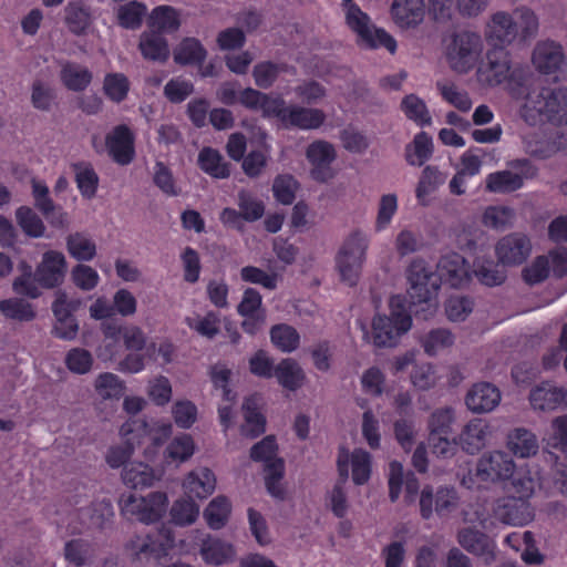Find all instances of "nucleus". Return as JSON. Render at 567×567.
Instances as JSON below:
<instances>
[{
    "instance_id": "nucleus-26",
    "label": "nucleus",
    "mask_w": 567,
    "mask_h": 567,
    "mask_svg": "<svg viewBox=\"0 0 567 567\" xmlns=\"http://www.w3.org/2000/svg\"><path fill=\"white\" fill-rule=\"evenodd\" d=\"M326 121V113L321 109L290 105L284 126L302 131L320 128Z\"/></svg>"
},
{
    "instance_id": "nucleus-52",
    "label": "nucleus",
    "mask_w": 567,
    "mask_h": 567,
    "mask_svg": "<svg viewBox=\"0 0 567 567\" xmlns=\"http://www.w3.org/2000/svg\"><path fill=\"white\" fill-rule=\"evenodd\" d=\"M551 434L548 440V444L563 452V461H559V457H556L555 462V473H557V465L563 468L561 464H566L567 457V414L555 417L551 421Z\"/></svg>"
},
{
    "instance_id": "nucleus-28",
    "label": "nucleus",
    "mask_w": 567,
    "mask_h": 567,
    "mask_svg": "<svg viewBox=\"0 0 567 567\" xmlns=\"http://www.w3.org/2000/svg\"><path fill=\"white\" fill-rule=\"evenodd\" d=\"M390 12L400 28L416 27L424 19V0H393Z\"/></svg>"
},
{
    "instance_id": "nucleus-1",
    "label": "nucleus",
    "mask_w": 567,
    "mask_h": 567,
    "mask_svg": "<svg viewBox=\"0 0 567 567\" xmlns=\"http://www.w3.org/2000/svg\"><path fill=\"white\" fill-rule=\"evenodd\" d=\"M480 72L488 85L505 84L513 99H525L520 116L527 124H567V89L542 87L539 91L528 92V83L533 75L530 66L526 62L513 60L505 49H489L486 53V63L480 68Z\"/></svg>"
},
{
    "instance_id": "nucleus-40",
    "label": "nucleus",
    "mask_w": 567,
    "mask_h": 567,
    "mask_svg": "<svg viewBox=\"0 0 567 567\" xmlns=\"http://www.w3.org/2000/svg\"><path fill=\"white\" fill-rule=\"evenodd\" d=\"M432 137L424 131L415 134L412 143L405 146V161L411 166H422L433 155Z\"/></svg>"
},
{
    "instance_id": "nucleus-43",
    "label": "nucleus",
    "mask_w": 567,
    "mask_h": 567,
    "mask_svg": "<svg viewBox=\"0 0 567 567\" xmlns=\"http://www.w3.org/2000/svg\"><path fill=\"white\" fill-rule=\"evenodd\" d=\"M522 187V176L512 171H498L486 176V189L491 193L508 194Z\"/></svg>"
},
{
    "instance_id": "nucleus-45",
    "label": "nucleus",
    "mask_w": 567,
    "mask_h": 567,
    "mask_svg": "<svg viewBox=\"0 0 567 567\" xmlns=\"http://www.w3.org/2000/svg\"><path fill=\"white\" fill-rule=\"evenodd\" d=\"M404 115L417 126L425 127L432 124V117L425 102L415 94H408L401 101Z\"/></svg>"
},
{
    "instance_id": "nucleus-2",
    "label": "nucleus",
    "mask_w": 567,
    "mask_h": 567,
    "mask_svg": "<svg viewBox=\"0 0 567 567\" xmlns=\"http://www.w3.org/2000/svg\"><path fill=\"white\" fill-rule=\"evenodd\" d=\"M172 424L169 422L148 423L144 419H130L122 424L120 434L124 439L123 445H116L109 449L106 463L118 468L128 464L135 446L148 443L144 450V456L147 461H154L163 444L172 434Z\"/></svg>"
},
{
    "instance_id": "nucleus-32",
    "label": "nucleus",
    "mask_w": 567,
    "mask_h": 567,
    "mask_svg": "<svg viewBox=\"0 0 567 567\" xmlns=\"http://www.w3.org/2000/svg\"><path fill=\"white\" fill-rule=\"evenodd\" d=\"M198 167L207 175L216 179H225L230 176V165L220 152L210 146L203 147L197 157Z\"/></svg>"
},
{
    "instance_id": "nucleus-31",
    "label": "nucleus",
    "mask_w": 567,
    "mask_h": 567,
    "mask_svg": "<svg viewBox=\"0 0 567 567\" xmlns=\"http://www.w3.org/2000/svg\"><path fill=\"white\" fill-rule=\"evenodd\" d=\"M162 476V471L154 470L144 462H131L122 472L124 484L131 488H145L152 486Z\"/></svg>"
},
{
    "instance_id": "nucleus-41",
    "label": "nucleus",
    "mask_w": 567,
    "mask_h": 567,
    "mask_svg": "<svg viewBox=\"0 0 567 567\" xmlns=\"http://www.w3.org/2000/svg\"><path fill=\"white\" fill-rule=\"evenodd\" d=\"M72 169L75 173L76 187L86 199H92L99 188V175L89 162H78L72 164Z\"/></svg>"
},
{
    "instance_id": "nucleus-7",
    "label": "nucleus",
    "mask_w": 567,
    "mask_h": 567,
    "mask_svg": "<svg viewBox=\"0 0 567 567\" xmlns=\"http://www.w3.org/2000/svg\"><path fill=\"white\" fill-rule=\"evenodd\" d=\"M513 458L502 451L485 453L478 460L474 472L468 471L462 478V485L467 488H481V483L505 481L514 475Z\"/></svg>"
},
{
    "instance_id": "nucleus-13",
    "label": "nucleus",
    "mask_w": 567,
    "mask_h": 567,
    "mask_svg": "<svg viewBox=\"0 0 567 567\" xmlns=\"http://www.w3.org/2000/svg\"><path fill=\"white\" fill-rule=\"evenodd\" d=\"M524 144L530 156L546 159L558 152H567V134L559 130L539 128L527 134Z\"/></svg>"
},
{
    "instance_id": "nucleus-53",
    "label": "nucleus",
    "mask_w": 567,
    "mask_h": 567,
    "mask_svg": "<svg viewBox=\"0 0 567 567\" xmlns=\"http://www.w3.org/2000/svg\"><path fill=\"white\" fill-rule=\"evenodd\" d=\"M130 81L123 73H107L103 81V91L109 100L121 103L127 97Z\"/></svg>"
},
{
    "instance_id": "nucleus-50",
    "label": "nucleus",
    "mask_w": 567,
    "mask_h": 567,
    "mask_svg": "<svg viewBox=\"0 0 567 567\" xmlns=\"http://www.w3.org/2000/svg\"><path fill=\"white\" fill-rule=\"evenodd\" d=\"M245 424L241 432L251 439L261 435L266 431V419L258 411L254 400L246 399L243 404Z\"/></svg>"
},
{
    "instance_id": "nucleus-48",
    "label": "nucleus",
    "mask_w": 567,
    "mask_h": 567,
    "mask_svg": "<svg viewBox=\"0 0 567 567\" xmlns=\"http://www.w3.org/2000/svg\"><path fill=\"white\" fill-rule=\"evenodd\" d=\"M195 452V443L189 434L175 436L164 451L167 463H183L190 458Z\"/></svg>"
},
{
    "instance_id": "nucleus-36",
    "label": "nucleus",
    "mask_w": 567,
    "mask_h": 567,
    "mask_svg": "<svg viewBox=\"0 0 567 567\" xmlns=\"http://www.w3.org/2000/svg\"><path fill=\"white\" fill-rule=\"evenodd\" d=\"M200 555L205 563L219 566L234 559L235 549L231 544L225 543L219 538L207 536L202 542Z\"/></svg>"
},
{
    "instance_id": "nucleus-25",
    "label": "nucleus",
    "mask_w": 567,
    "mask_h": 567,
    "mask_svg": "<svg viewBox=\"0 0 567 567\" xmlns=\"http://www.w3.org/2000/svg\"><path fill=\"white\" fill-rule=\"evenodd\" d=\"M216 486V477L212 470L199 467L190 471L183 481V489L189 498H207Z\"/></svg>"
},
{
    "instance_id": "nucleus-46",
    "label": "nucleus",
    "mask_w": 567,
    "mask_h": 567,
    "mask_svg": "<svg viewBox=\"0 0 567 567\" xmlns=\"http://www.w3.org/2000/svg\"><path fill=\"white\" fill-rule=\"evenodd\" d=\"M270 340L278 350L290 353L299 347L300 334L292 326L278 323L270 329Z\"/></svg>"
},
{
    "instance_id": "nucleus-27",
    "label": "nucleus",
    "mask_w": 567,
    "mask_h": 567,
    "mask_svg": "<svg viewBox=\"0 0 567 567\" xmlns=\"http://www.w3.org/2000/svg\"><path fill=\"white\" fill-rule=\"evenodd\" d=\"M501 401L498 388L488 383H476L468 391L465 403L467 408L476 413H484L494 410Z\"/></svg>"
},
{
    "instance_id": "nucleus-37",
    "label": "nucleus",
    "mask_w": 567,
    "mask_h": 567,
    "mask_svg": "<svg viewBox=\"0 0 567 567\" xmlns=\"http://www.w3.org/2000/svg\"><path fill=\"white\" fill-rule=\"evenodd\" d=\"M18 270L19 275L12 282L13 291L30 299L39 298L42 287L39 285L38 276L32 266L28 261L21 260L18 264Z\"/></svg>"
},
{
    "instance_id": "nucleus-19",
    "label": "nucleus",
    "mask_w": 567,
    "mask_h": 567,
    "mask_svg": "<svg viewBox=\"0 0 567 567\" xmlns=\"http://www.w3.org/2000/svg\"><path fill=\"white\" fill-rule=\"evenodd\" d=\"M34 271L42 288L53 289L59 287L66 274L64 255L58 250L45 251Z\"/></svg>"
},
{
    "instance_id": "nucleus-34",
    "label": "nucleus",
    "mask_w": 567,
    "mask_h": 567,
    "mask_svg": "<svg viewBox=\"0 0 567 567\" xmlns=\"http://www.w3.org/2000/svg\"><path fill=\"white\" fill-rule=\"evenodd\" d=\"M147 27L161 32V34L174 33L181 27V13L172 6H157L148 16Z\"/></svg>"
},
{
    "instance_id": "nucleus-55",
    "label": "nucleus",
    "mask_w": 567,
    "mask_h": 567,
    "mask_svg": "<svg viewBox=\"0 0 567 567\" xmlns=\"http://www.w3.org/2000/svg\"><path fill=\"white\" fill-rule=\"evenodd\" d=\"M16 218L18 225L29 237L40 238L43 236L45 226L42 219L29 206H20L16 210Z\"/></svg>"
},
{
    "instance_id": "nucleus-17",
    "label": "nucleus",
    "mask_w": 567,
    "mask_h": 567,
    "mask_svg": "<svg viewBox=\"0 0 567 567\" xmlns=\"http://www.w3.org/2000/svg\"><path fill=\"white\" fill-rule=\"evenodd\" d=\"M110 157L118 165H128L135 156V136L126 124H120L105 136Z\"/></svg>"
},
{
    "instance_id": "nucleus-23",
    "label": "nucleus",
    "mask_w": 567,
    "mask_h": 567,
    "mask_svg": "<svg viewBox=\"0 0 567 567\" xmlns=\"http://www.w3.org/2000/svg\"><path fill=\"white\" fill-rule=\"evenodd\" d=\"M457 540L466 551L483 558L486 564L495 560L496 544L485 533L466 527L458 532Z\"/></svg>"
},
{
    "instance_id": "nucleus-35",
    "label": "nucleus",
    "mask_w": 567,
    "mask_h": 567,
    "mask_svg": "<svg viewBox=\"0 0 567 567\" xmlns=\"http://www.w3.org/2000/svg\"><path fill=\"white\" fill-rule=\"evenodd\" d=\"M488 425L482 419L470 421L457 436L458 444L468 454L477 453L485 445Z\"/></svg>"
},
{
    "instance_id": "nucleus-4",
    "label": "nucleus",
    "mask_w": 567,
    "mask_h": 567,
    "mask_svg": "<svg viewBox=\"0 0 567 567\" xmlns=\"http://www.w3.org/2000/svg\"><path fill=\"white\" fill-rule=\"evenodd\" d=\"M390 316L377 315L372 320L373 344L378 348L394 347L402 334L412 327V317L406 308L405 297L390 298Z\"/></svg>"
},
{
    "instance_id": "nucleus-44",
    "label": "nucleus",
    "mask_w": 567,
    "mask_h": 567,
    "mask_svg": "<svg viewBox=\"0 0 567 567\" xmlns=\"http://www.w3.org/2000/svg\"><path fill=\"white\" fill-rule=\"evenodd\" d=\"M147 13V7L140 1L133 0L117 9V24L126 30H137L141 28Z\"/></svg>"
},
{
    "instance_id": "nucleus-38",
    "label": "nucleus",
    "mask_w": 567,
    "mask_h": 567,
    "mask_svg": "<svg viewBox=\"0 0 567 567\" xmlns=\"http://www.w3.org/2000/svg\"><path fill=\"white\" fill-rule=\"evenodd\" d=\"M507 447L516 457L525 458L535 455L539 445L532 431L517 427L508 434Z\"/></svg>"
},
{
    "instance_id": "nucleus-3",
    "label": "nucleus",
    "mask_w": 567,
    "mask_h": 567,
    "mask_svg": "<svg viewBox=\"0 0 567 567\" xmlns=\"http://www.w3.org/2000/svg\"><path fill=\"white\" fill-rule=\"evenodd\" d=\"M518 20L511 14L499 11L492 16L487 25L486 40L493 48H503L511 44L516 38L526 41L534 37L538 30L536 14L527 8L517 11Z\"/></svg>"
},
{
    "instance_id": "nucleus-15",
    "label": "nucleus",
    "mask_w": 567,
    "mask_h": 567,
    "mask_svg": "<svg viewBox=\"0 0 567 567\" xmlns=\"http://www.w3.org/2000/svg\"><path fill=\"white\" fill-rule=\"evenodd\" d=\"M306 157L311 164L310 176L313 181L326 183L333 177L331 164L337 153L331 143L323 140L310 143L306 150Z\"/></svg>"
},
{
    "instance_id": "nucleus-42",
    "label": "nucleus",
    "mask_w": 567,
    "mask_h": 567,
    "mask_svg": "<svg viewBox=\"0 0 567 567\" xmlns=\"http://www.w3.org/2000/svg\"><path fill=\"white\" fill-rule=\"evenodd\" d=\"M274 375L277 378L279 384L289 391L298 390L305 380L302 369L290 358L282 359L276 365Z\"/></svg>"
},
{
    "instance_id": "nucleus-9",
    "label": "nucleus",
    "mask_w": 567,
    "mask_h": 567,
    "mask_svg": "<svg viewBox=\"0 0 567 567\" xmlns=\"http://www.w3.org/2000/svg\"><path fill=\"white\" fill-rule=\"evenodd\" d=\"M167 506L168 497L164 492H152L146 497L130 494L120 499L123 516L144 524L158 522L165 515Z\"/></svg>"
},
{
    "instance_id": "nucleus-49",
    "label": "nucleus",
    "mask_w": 567,
    "mask_h": 567,
    "mask_svg": "<svg viewBox=\"0 0 567 567\" xmlns=\"http://www.w3.org/2000/svg\"><path fill=\"white\" fill-rule=\"evenodd\" d=\"M231 504L225 496H217L210 501L204 511V518L212 529H220L228 522Z\"/></svg>"
},
{
    "instance_id": "nucleus-8",
    "label": "nucleus",
    "mask_w": 567,
    "mask_h": 567,
    "mask_svg": "<svg viewBox=\"0 0 567 567\" xmlns=\"http://www.w3.org/2000/svg\"><path fill=\"white\" fill-rule=\"evenodd\" d=\"M368 246V237L360 230H354L344 240L337 255L336 262L341 280L350 287L359 281Z\"/></svg>"
},
{
    "instance_id": "nucleus-21",
    "label": "nucleus",
    "mask_w": 567,
    "mask_h": 567,
    "mask_svg": "<svg viewBox=\"0 0 567 567\" xmlns=\"http://www.w3.org/2000/svg\"><path fill=\"white\" fill-rule=\"evenodd\" d=\"M389 497L392 503L400 497L402 486L404 485L405 503L411 504L415 501L420 489V483L414 473L409 472L405 476L403 466L398 461H392L389 465Z\"/></svg>"
},
{
    "instance_id": "nucleus-39",
    "label": "nucleus",
    "mask_w": 567,
    "mask_h": 567,
    "mask_svg": "<svg viewBox=\"0 0 567 567\" xmlns=\"http://www.w3.org/2000/svg\"><path fill=\"white\" fill-rule=\"evenodd\" d=\"M60 79L68 90L82 92L91 84L93 74L85 66L74 62H65L61 68Z\"/></svg>"
},
{
    "instance_id": "nucleus-56",
    "label": "nucleus",
    "mask_w": 567,
    "mask_h": 567,
    "mask_svg": "<svg viewBox=\"0 0 567 567\" xmlns=\"http://www.w3.org/2000/svg\"><path fill=\"white\" fill-rule=\"evenodd\" d=\"M95 390L105 400H120L124 394L125 384L116 374L104 372L96 378Z\"/></svg>"
},
{
    "instance_id": "nucleus-10",
    "label": "nucleus",
    "mask_w": 567,
    "mask_h": 567,
    "mask_svg": "<svg viewBox=\"0 0 567 567\" xmlns=\"http://www.w3.org/2000/svg\"><path fill=\"white\" fill-rule=\"evenodd\" d=\"M173 546L172 530L163 527L145 536L136 535L125 544V549L131 553L133 561L144 563L167 556Z\"/></svg>"
},
{
    "instance_id": "nucleus-63",
    "label": "nucleus",
    "mask_w": 567,
    "mask_h": 567,
    "mask_svg": "<svg viewBox=\"0 0 567 567\" xmlns=\"http://www.w3.org/2000/svg\"><path fill=\"white\" fill-rule=\"evenodd\" d=\"M238 207L245 221L254 223L260 219L265 213L262 200L254 197L250 193L241 190L238 194Z\"/></svg>"
},
{
    "instance_id": "nucleus-57",
    "label": "nucleus",
    "mask_w": 567,
    "mask_h": 567,
    "mask_svg": "<svg viewBox=\"0 0 567 567\" xmlns=\"http://www.w3.org/2000/svg\"><path fill=\"white\" fill-rule=\"evenodd\" d=\"M298 187L299 183L292 175L280 174L276 176L272 183L274 197L282 205H290L296 198Z\"/></svg>"
},
{
    "instance_id": "nucleus-5",
    "label": "nucleus",
    "mask_w": 567,
    "mask_h": 567,
    "mask_svg": "<svg viewBox=\"0 0 567 567\" xmlns=\"http://www.w3.org/2000/svg\"><path fill=\"white\" fill-rule=\"evenodd\" d=\"M278 444L274 435H267L250 450V458L264 463L265 485L268 493L277 498L285 499L286 489L281 484L285 475V462L277 456Z\"/></svg>"
},
{
    "instance_id": "nucleus-18",
    "label": "nucleus",
    "mask_w": 567,
    "mask_h": 567,
    "mask_svg": "<svg viewBox=\"0 0 567 567\" xmlns=\"http://www.w3.org/2000/svg\"><path fill=\"white\" fill-rule=\"evenodd\" d=\"M532 250L529 238L513 233L501 238L495 247L498 261L504 266H517L526 261Z\"/></svg>"
},
{
    "instance_id": "nucleus-58",
    "label": "nucleus",
    "mask_w": 567,
    "mask_h": 567,
    "mask_svg": "<svg viewBox=\"0 0 567 567\" xmlns=\"http://www.w3.org/2000/svg\"><path fill=\"white\" fill-rule=\"evenodd\" d=\"M285 71L284 64H278L271 61H262L257 63L252 70V78L255 84L264 90L274 85L281 72Z\"/></svg>"
},
{
    "instance_id": "nucleus-24",
    "label": "nucleus",
    "mask_w": 567,
    "mask_h": 567,
    "mask_svg": "<svg viewBox=\"0 0 567 567\" xmlns=\"http://www.w3.org/2000/svg\"><path fill=\"white\" fill-rule=\"evenodd\" d=\"M534 410L553 411L567 403V389L555 382L544 381L535 386L529 394Z\"/></svg>"
},
{
    "instance_id": "nucleus-16",
    "label": "nucleus",
    "mask_w": 567,
    "mask_h": 567,
    "mask_svg": "<svg viewBox=\"0 0 567 567\" xmlns=\"http://www.w3.org/2000/svg\"><path fill=\"white\" fill-rule=\"evenodd\" d=\"M493 513L499 522L513 526H525L534 519V509L524 497L498 498L493 507Z\"/></svg>"
},
{
    "instance_id": "nucleus-64",
    "label": "nucleus",
    "mask_w": 567,
    "mask_h": 567,
    "mask_svg": "<svg viewBox=\"0 0 567 567\" xmlns=\"http://www.w3.org/2000/svg\"><path fill=\"white\" fill-rule=\"evenodd\" d=\"M550 272L549 259L547 256H537L533 262L526 266L522 271L523 280L534 286L546 280Z\"/></svg>"
},
{
    "instance_id": "nucleus-14",
    "label": "nucleus",
    "mask_w": 567,
    "mask_h": 567,
    "mask_svg": "<svg viewBox=\"0 0 567 567\" xmlns=\"http://www.w3.org/2000/svg\"><path fill=\"white\" fill-rule=\"evenodd\" d=\"M458 496L453 487H440L435 495L431 486H425L420 496V513L429 519L433 512L441 518L447 517L457 506Z\"/></svg>"
},
{
    "instance_id": "nucleus-54",
    "label": "nucleus",
    "mask_w": 567,
    "mask_h": 567,
    "mask_svg": "<svg viewBox=\"0 0 567 567\" xmlns=\"http://www.w3.org/2000/svg\"><path fill=\"white\" fill-rule=\"evenodd\" d=\"M172 522L178 526L193 524L199 514V506L193 498H181L171 507Z\"/></svg>"
},
{
    "instance_id": "nucleus-20",
    "label": "nucleus",
    "mask_w": 567,
    "mask_h": 567,
    "mask_svg": "<svg viewBox=\"0 0 567 567\" xmlns=\"http://www.w3.org/2000/svg\"><path fill=\"white\" fill-rule=\"evenodd\" d=\"M437 272L441 284H447L453 288L466 285L471 279L470 265L457 252L443 255L437 262Z\"/></svg>"
},
{
    "instance_id": "nucleus-11",
    "label": "nucleus",
    "mask_w": 567,
    "mask_h": 567,
    "mask_svg": "<svg viewBox=\"0 0 567 567\" xmlns=\"http://www.w3.org/2000/svg\"><path fill=\"white\" fill-rule=\"evenodd\" d=\"M481 50L482 40L477 33L461 31L454 34L446 56L454 71L465 73L474 66Z\"/></svg>"
},
{
    "instance_id": "nucleus-29",
    "label": "nucleus",
    "mask_w": 567,
    "mask_h": 567,
    "mask_svg": "<svg viewBox=\"0 0 567 567\" xmlns=\"http://www.w3.org/2000/svg\"><path fill=\"white\" fill-rule=\"evenodd\" d=\"M64 22L69 31L78 37L85 35L93 23V13L83 0L69 1L64 8Z\"/></svg>"
},
{
    "instance_id": "nucleus-62",
    "label": "nucleus",
    "mask_w": 567,
    "mask_h": 567,
    "mask_svg": "<svg viewBox=\"0 0 567 567\" xmlns=\"http://www.w3.org/2000/svg\"><path fill=\"white\" fill-rule=\"evenodd\" d=\"M186 323L192 330L208 339H214L220 331V318L214 311H208L197 320L187 318Z\"/></svg>"
},
{
    "instance_id": "nucleus-61",
    "label": "nucleus",
    "mask_w": 567,
    "mask_h": 567,
    "mask_svg": "<svg viewBox=\"0 0 567 567\" xmlns=\"http://www.w3.org/2000/svg\"><path fill=\"white\" fill-rule=\"evenodd\" d=\"M64 556L70 564L81 567L93 556V547L84 539H72L64 546Z\"/></svg>"
},
{
    "instance_id": "nucleus-51",
    "label": "nucleus",
    "mask_w": 567,
    "mask_h": 567,
    "mask_svg": "<svg viewBox=\"0 0 567 567\" xmlns=\"http://www.w3.org/2000/svg\"><path fill=\"white\" fill-rule=\"evenodd\" d=\"M1 313L17 321H32L35 318L33 306L21 298H9L0 301Z\"/></svg>"
},
{
    "instance_id": "nucleus-59",
    "label": "nucleus",
    "mask_w": 567,
    "mask_h": 567,
    "mask_svg": "<svg viewBox=\"0 0 567 567\" xmlns=\"http://www.w3.org/2000/svg\"><path fill=\"white\" fill-rule=\"evenodd\" d=\"M454 343L453 333L444 328L432 329L422 340V346L429 355H435L439 351Z\"/></svg>"
},
{
    "instance_id": "nucleus-33",
    "label": "nucleus",
    "mask_w": 567,
    "mask_h": 567,
    "mask_svg": "<svg viewBox=\"0 0 567 567\" xmlns=\"http://www.w3.org/2000/svg\"><path fill=\"white\" fill-rule=\"evenodd\" d=\"M206 58L207 50L193 37L182 39L174 50V61L179 65L202 66Z\"/></svg>"
},
{
    "instance_id": "nucleus-47",
    "label": "nucleus",
    "mask_w": 567,
    "mask_h": 567,
    "mask_svg": "<svg viewBox=\"0 0 567 567\" xmlns=\"http://www.w3.org/2000/svg\"><path fill=\"white\" fill-rule=\"evenodd\" d=\"M66 249L78 261H91L96 255V245L83 233L70 234L66 237Z\"/></svg>"
},
{
    "instance_id": "nucleus-30",
    "label": "nucleus",
    "mask_w": 567,
    "mask_h": 567,
    "mask_svg": "<svg viewBox=\"0 0 567 567\" xmlns=\"http://www.w3.org/2000/svg\"><path fill=\"white\" fill-rule=\"evenodd\" d=\"M138 50L142 56L152 62L165 63L169 58V45L164 34L155 30H145L140 35Z\"/></svg>"
},
{
    "instance_id": "nucleus-12",
    "label": "nucleus",
    "mask_w": 567,
    "mask_h": 567,
    "mask_svg": "<svg viewBox=\"0 0 567 567\" xmlns=\"http://www.w3.org/2000/svg\"><path fill=\"white\" fill-rule=\"evenodd\" d=\"M409 295L413 302H427L436 296L441 280L439 272H434L423 259H414L408 267Z\"/></svg>"
},
{
    "instance_id": "nucleus-60",
    "label": "nucleus",
    "mask_w": 567,
    "mask_h": 567,
    "mask_svg": "<svg viewBox=\"0 0 567 567\" xmlns=\"http://www.w3.org/2000/svg\"><path fill=\"white\" fill-rule=\"evenodd\" d=\"M371 455L362 449H354L351 454L352 481L355 485L365 484L371 476Z\"/></svg>"
},
{
    "instance_id": "nucleus-6",
    "label": "nucleus",
    "mask_w": 567,
    "mask_h": 567,
    "mask_svg": "<svg viewBox=\"0 0 567 567\" xmlns=\"http://www.w3.org/2000/svg\"><path fill=\"white\" fill-rule=\"evenodd\" d=\"M346 23L357 34L359 45L375 50L384 48L390 53H395L398 44L395 39L383 28L375 27L368 13L358 4H352L344 12Z\"/></svg>"
},
{
    "instance_id": "nucleus-22",
    "label": "nucleus",
    "mask_w": 567,
    "mask_h": 567,
    "mask_svg": "<svg viewBox=\"0 0 567 567\" xmlns=\"http://www.w3.org/2000/svg\"><path fill=\"white\" fill-rule=\"evenodd\" d=\"M532 61L539 73L555 74L565 61L563 48L550 40L538 42L533 51Z\"/></svg>"
}]
</instances>
